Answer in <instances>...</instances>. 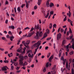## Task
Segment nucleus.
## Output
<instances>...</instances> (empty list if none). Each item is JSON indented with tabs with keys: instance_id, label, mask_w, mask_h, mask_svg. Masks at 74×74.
<instances>
[{
	"instance_id": "37",
	"label": "nucleus",
	"mask_w": 74,
	"mask_h": 74,
	"mask_svg": "<svg viewBox=\"0 0 74 74\" xmlns=\"http://www.w3.org/2000/svg\"><path fill=\"white\" fill-rule=\"evenodd\" d=\"M8 33L10 34V35H12V32L10 31L8 32Z\"/></svg>"
},
{
	"instance_id": "20",
	"label": "nucleus",
	"mask_w": 74,
	"mask_h": 74,
	"mask_svg": "<svg viewBox=\"0 0 74 74\" xmlns=\"http://www.w3.org/2000/svg\"><path fill=\"white\" fill-rule=\"evenodd\" d=\"M52 24L51 23L49 25V28L50 29H52Z\"/></svg>"
},
{
	"instance_id": "64",
	"label": "nucleus",
	"mask_w": 74,
	"mask_h": 74,
	"mask_svg": "<svg viewBox=\"0 0 74 74\" xmlns=\"http://www.w3.org/2000/svg\"><path fill=\"white\" fill-rule=\"evenodd\" d=\"M10 38L14 39V36H10Z\"/></svg>"
},
{
	"instance_id": "17",
	"label": "nucleus",
	"mask_w": 74,
	"mask_h": 74,
	"mask_svg": "<svg viewBox=\"0 0 74 74\" xmlns=\"http://www.w3.org/2000/svg\"><path fill=\"white\" fill-rule=\"evenodd\" d=\"M2 39L3 40H4V41H7V39H6V38L4 37H2Z\"/></svg>"
},
{
	"instance_id": "58",
	"label": "nucleus",
	"mask_w": 74,
	"mask_h": 74,
	"mask_svg": "<svg viewBox=\"0 0 74 74\" xmlns=\"http://www.w3.org/2000/svg\"><path fill=\"white\" fill-rule=\"evenodd\" d=\"M33 28L32 27V28L31 29V30H30V32H32L33 30Z\"/></svg>"
},
{
	"instance_id": "7",
	"label": "nucleus",
	"mask_w": 74,
	"mask_h": 74,
	"mask_svg": "<svg viewBox=\"0 0 74 74\" xmlns=\"http://www.w3.org/2000/svg\"><path fill=\"white\" fill-rule=\"evenodd\" d=\"M23 45L22 44H21L20 45V47L17 50V51L18 52H22V46Z\"/></svg>"
},
{
	"instance_id": "13",
	"label": "nucleus",
	"mask_w": 74,
	"mask_h": 74,
	"mask_svg": "<svg viewBox=\"0 0 74 74\" xmlns=\"http://www.w3.org/2000/svg\"><path fill=\"white\" fill-rule=\"evenodd\" d=\"M42 0H38V5H40L41 4Z\"/></svg>"
},
{
	"instance_id": "6",
	"label": "nucleus",
	"mask_w": 74,
	"mask_h": 74,
	"mask_svg": "<svg viewBox=\"0 0 74 74\" xmlns=\"http://www.w3.org/2000/svg\"><path fill=\"white\" fill-rule=\"evenodd\" d=\"M35 27L36 29H38V30L39 28V31H40V30H41V28H40V25L38 24L37 25H35Z\"/></svg>"
},
{
	"instance_id": "26",
	"label": "nucleus",
	"mask_w": 74,
	"mask_h": 74,
	"mask_svg": "<svg viewBox=\"0 0 74 74\" xmlns=\"http://www.w3.org/2000/svg\"><path fill=\"white\" fill-rule=\"evenodd\" d=\"M56 68V65H55L52 68V70H55V69Z\"/></svg>"
},
{
	"instance_id": "3",
	"label": "nucleus",
	"mask_w": 74,
	"mask_h": 74,
	"mask_svg": "<svg viewBox=\"0 0 74 74\" xmlns=\"http://www.w3.org/2000/svg\"><path fill=\"white\" fill-rule=\"evenodd\" d=\"M22 43L26 48H28V47H29V46L27 45H29V43H30V40H27L26 43L25 42V41H23Z\"/></svg>"
},
{
	"instance_id": "33",
	"label": "nucleus",
	"mask_w": 74,
	"mask_h": 74,
	"mask_svg": "<svg viewBox=\"0 0 74 74\" xmlns=\"http://www.w3.org/2000/svg\"><path fill=\"white\" fill-rule=\"evenodd\" d=\"M14 66H17V65H18V63H15V62H14Z\"/></svg>"
},
{
	"instance_id": "8",
	"label": "nucleus",
	"mask_w": 74,
	"mask_h": 74,
	"mask_svg": "<svg viewBox=\"0 0 74 74\" xmlns=\"http://www.w3.org/2000/svg\"><path fill=\"white\" fill-rule=\"evenodd\" d=\"M34 33V32L33 31L32 32L30 33L27 36V37H31V36H32L33 34Z\"/></svg>"
},
{
	"instance_id": "62",
	"label": "nucleus",
	"mask_w": 74,
	"mask_h": 74,
	"mask_svg": "<svg viewBox=\"0 0 74 74\" xmlns=\"http://www.w3.org/2000/svg\"><path fill=\"white\" fill-rule=\"evenodd\" d=\"M0 50H1V51H3L4 49H2L0 48Z\"/></svg>"
},
{
	"instance_id": "48",
	"label": "nucleus",
	"mask_w": 74,
	"mask_h": 74,
	"mask_svg": "<svg viewBox=\"0 0 74 74\" xmlns=\"http://www.w3.org/2000/svg\"><path fill=\"white\" fill-rule=\"evenodd\" d=\"M63 64H64V65H65V63H66V61H64H64H63Z\"/></svg>"
},
{
	"instance_id": "31",
	"label": "nucleus",
	"mask_w": 74,
	"mask_h": 74,
	"mask_svg": "<svg viewBox=\"0 0 74 74\" xmlns=\"http://www.w3.org/2000/svg\"><path fill=\"white\" fill-rule=\"evenodd\" d=\"M67 20V16H66L65 18L64 19V21H66Z\"/></svg>"
},
{
	"instance_id": "27",
	"label": "nucleus",
	"mask_w": 74,
	"mask_h": 74,
	"mask_svg": "<svg viewBox=\"0 0 74 74\" xmlns=\"http://www.w3.org/2000/svg\"><path fill=\"white\" fill-rule=\"evenodd\" d=\"M68 21L69 22H70V23H71V22H73V21H71L69 18H68Z\"/></svg>"
},
{
	"instance_id": "16",
	"label": "nucleus",
	"mask_w": 74,
	"mask_h": 74,
	"mask_svg": "<svg viewBox=\"0 0 74 74\" xmlns=\"http://www.w3.org/2000/svg\"><path fill=\"white\" fill-rule=\"evenodd\" d=\"M72 48L73 49H74V44H73L70 47V48Z\"/></svg>"
},
{
	"instance_id": "22",
	"label": "nucleus",
	"mask_w": 74,
	"mask_h": 74,
	"mask_svg": "<svg viewBox=\"0 0 74 74\" xmlns=\"http://www.w3.org/2000/svg\"><path fill=\"white\" fill-rule=\"evenodd\" d=\"M74 54V51H71V52L70 53V54L71 55H73Z\"/></svg>"
},
{
	"instance_id": "39",
	"label": "nucleus",
	"mask_w": 74,
	"mask_h": 74,
	"mask_svg": "<svg viewBox=\"0 0 74 74\" xmlns=\"http://www.w3.org/2000/svg\"><path fill=\"white\" fill-rule=\"evenodd\" d=\"M56 26H57L56 24H54L53 26V27L54 28H55V27H56Z\"/></svg>"
},
{
	"instance_id": "55",
	"label": "nucleus",
	"mask_w": 74,
	"mask_h": 74,
	"mask_svg": "<svg viewBox=\"0 0 74 74\" xmlns=\"http://www.w3.org/2000/svg\"><path fill=\"white\" fill-rule=\"evenodd\" d=\"M20 68V67H17L16 68V70H19V68Z\"/></svg>"
},
{
	"instance_id": "35",
	"label": "nucleus",
	"mask_w": 74,
	"mask_h": 74,
	"mask_svg": "<svg viewBox=\"0 0 74 74\" xmlns=\"http://www.w3.org/2000/svg\"><path fill=\"white\" fill-rule=\"evenodd\" d=\"M51 73L52 74H55V71H51Z\"/></svg>"
},
{
	"instance_id": "25",
	"label": "nucleus",
	"mask_w": 74,
	"mask_h": 74,
	"mask_svg": "<svg viewBox=\"0 0 74 74\" xmlns=\"http://www.w3.org/2000/svg\"><path fill=\"white\" fill-rule=\"evenodd\" d=\"M71 72L72 74H74V69L73 68H72L71 70Z\"/></svg>"
},
{
	"instance_id": "56",
	"label": "nucleus",
	"mask_w": 74,
	"mask_h": 74,
	"mask_svg": "<svg viewBox=\"0 0 74 74\" xmlns=\"http://www.w3.org/2000/svg\"><path fill=\"white\" fill-rule=\"evenodd\" d=\"M37 8V7L36 6H35L34 7V10H36Z\"/></svg>"
},
{
	"instance_id": "24",
	"label": "nucleus",
	"mask_w": 74,
	"mask_h": 74,
	"mask_svg": "<svg viewBox=\"0 0 74 74\" xmlns=\"http://www.w3.org/2000/svg\"><path fill=\"white\" fill-rule=\"evenodd\" d=\"M4 62L5 63H8L9 62H8V61L7 60H5L4 61Z\"/></svg>"
},
{
	"instance_id": "4",
	"label": "nucleus",
	"mask_w": 74,
	"mask_h": 74,
	"mask_svg": "<svg viewBox=\"0 0 74 74\" xmlns=\"http://www.w3.org/2000/svg\"><path fill=\"white\" fill-rule=\"evenodd\" d=\"M43 34V33H42V32H38L36 33V37L38 38V37H41V36H42Z\"/></svg>"
},
{
	"instance_id": "36",
	"label": "nucleus",
	"mask_w": 74,
	"mask_h": 74,
	"mask_svg": "<svg viewBox=\"0 0 74 74\" xmlns=\"http://www.w3.org/2000/svg\"><path fill=\"white\" fill-rule=\"evenodd\" d=\"M60 31L61 33H63V32H64V29H63L62 28H61V29Z\"/></svg>"
},
{
	"instance_id": "51",
	"label": "nucleus",
	"mask_w": 74,
	"mask_h": 74,
	"mask_svg": "<svg viewBox=\"0 0 74 74\" xmlns=\"http://www.w3.org/2000/svg\"><path fill=\"white\" fill-rule=\"evenodd\" d=\"M25 4H23L21 5V8H23V6H25Z\"/></svg>"
},
{
	"instance_id": "14",
	"label": "nucleus",
	"mask_w": 74,
	"mask_h": 74,
	"mask_svg": "<svg viewBox=\"0 0 74 74\" xmlns=\"http://www.w3.org/2000/svg\"><path fill=\"white\" fill-rule=\"evenodd\" d=\"M33 55H34V54H32L31 55V54L30 53H29L28 55V56L29 58H33Z\"/></svg>"
},
{
	"instance_id": "49",
	"label": "nucleus",
	"mask_w": 74,
	"mask_h": 74,
	"mask_svg": "<svg viewBox=\"0 0 74 74\" xmlns=\"http://www.w3.org/2000/svg\"><path fill=\"white\" fill-rule=\"evenodd\" d=\"M43 71L44 72H45V71H46V68L45 67L44 68Z\"/></svg>"
},
{
	"instance_id": "50",
	"label": "nucleus",
	"mask_w": 74,
	"mask_h": 74,
	"mask_svg": "<svg viewBox=\"0 0 74 74\" xmlns=\"http://www.w3.org/2000/svg\"><path fill=\"white\" fill-rule=\"evenodd\" d=\"M69 31H68L67 32V33H66L67 36H69Z\"/></svg>"
},
{
	"instance_id": "2",
	"label": "nucleus",
	"mask_w": 74,
	"mask_h": 74,
	"mask_svg": "<svg viewBox=\"0 0 74 74\" xmlns=\"http://www.w3.org/2000/svg\"><path fill=\"white\" fill-rule=\"evenodd\" d=\"M40 44H41V43L39 42V41H38L37 43L33 45V47H36V48H37L36 49H35V52H37V51L38 49L39 48V46H40Z\"/></svg>"
},
{
	"instance_id": "12",
	"label": "nucleus",
	"mask_w": 74,
	"mask_h": 74,
	"mask_svg": "<svg viewBox=\"0 0 74 74\" xmlns=\"http://www.w3.org/2000/svg\"><path fill=\"white\" fill-rule=\"evenodd\" d=\"M9 29H15V27L13 25L9 26Z\"/></svg>"
},
{
	"instance_id": "1",
	"label": "nucleus",
	"mask_w": 74,
	"mask_h": 74,
	"mask_svg": "<svg viewBox=\"0 0 74 74\" xmlns=\"http://www.w3.org/2000/svg\"><path fill=\"white\" fill-rule=\"evenodd\" d=\"M19 58H20L21 59L19 60V64L20 65H23V66H25V65L27 64V63L26 62H25V63L23 64V60L24 57L22 56H19Z\"/></svg>"
},
{
	"instance_id": "52",
	"label": "nucleus",
	"mask_w": 74,
	"mask_h": 74,
	"mask_svg": "<svg viewBox=\"0 0 74 74\" xmlns=\"http://www.w3.org/2000/svg\"><path fill=\"white\" fill-rule=\"evenodd\" d=\"M66 51H67V52H69V48H66Z\"/></svg>"
},
{
	"instance_id": "18",
	"label": "nucleus",
	"mask_w": 74,
	"mask_h": 74,
	"mask_svg": "<svg viewBox=\"0 0 74 74\" xmlns=\"http://www.w3.org/2000/svg\"><path fill=\"white\" fill-rule=\"evenodd\" d=\"M17 10L18 12H21V9L20 8V7H18L17 8Z\"/></svg>"
},
{
	"instance_id": "61",
	"label": "nucleus",
	"mask_w": 74,
	"mask_h": 74,
	"mask_svg": "<svg viewBox=\"0 0 74 74\" xmlns=\"http://www.w3.org/2000/svg\"><path fill=\"white\" fill-rule=\"evenodd\" d=\"M25 51H23V52L22 53V54H25Z\"/></svg>"
},
{
	"instance_id": "40",
	"label": "nucleus",
	"mask_w": 74,
	"mask_h": 74,
	"mask_svg": "<svg viewBox=\"0 0 74 74\" xmlns=\"http://www.w3.org/2000/svg\"><path fill=\"white\" fill-rule=\"evenodd\" d=\"M66 43V42L65 41V40H64L63 41V42H62V44L63 45L64 44Z\"/></svg>"
},
{
	"instance_id": "54",
	"label": "nucleus",
	"mask_w": 74,
	"mask_h": 74,
	"mask_svg": "<svg viewBox=\"0 0 74 74\" xmlns=\"http://www.w3.org/2000/svg\"><path fill=\"white\" fill-rule=\"evenodd\" d=\"M60 27H59L58 28V33H59V32H60Z\"/></svg>"
},
{
	"instance_id": "38",
	"label": "nucleus",
	"mask_w": 74,
	"mask_h": 74,
	"mask_svg": "<svg viewBox=\"0 0 74 74\" xmlns=\"http://www.w3.org/2000/svg\"><path fill=\"white\" fill-rule=\"evenodd\" d=\"M48 66H49V64H48V62L46 64V67H48Z\"/></svg>"
},
{
	"instance_id": "15",
	"label": "nucleus",
	"mask_w": 74,
	"mask_h": 74,
	"mask_svg": "<svg viewBox=\"0 0 74 74\" xmlns=\"http://www.w3.org/2000/svg\"><path fill=\"white\" fill-rule=\"evenodd\" d=\"M62 50H60L59 51V57H60L61 56V55H62Z\"/></svg>"
},
{
	"instance_id": "57",
	"label": "nucleus",
	"mask_w": 74,
	"mask_h": 74,
	"mask_svg": "<svg viewBox=\"0 0 74 74\" xmlns=\"http://www.w3.org/2000/svg\"><path fill=\"white\" fill-rule=\"evenodd\" d=\"M21 69H23V70H25V69H26V68L25 67V66H23V67Z\"/></svg>"
},
{
	"instance_id": "46",
	"label": "nucleus",
	"mask_w": 74,
	"mask_h": 74,
	"mask_svg": "<svg viewBox=\"0 0 74 74\" xmlns=\"http://www.w3.org/2000/svg\"><path fill=\"white\" fill-rule=\"evenodd\" d=\"M14 10L15 11V12H16V8H14Z\"/></svg>"
},
{
	"instance_id": "42",
	"label": "nucleus",
	"mask_w": 74,
	"mask_h": 74,
	"mask_svg": "<svg viewBox=\"0 0 74 74\" xmlns=\"http://www.w3.org/2000/svg\"><path fill=\"white\" fill-rule=\"evenodd\" d=\"M8 3H8V1H7V0H6L5 1V4H8Z\"/></svg>"
},
{
	"instance_id": "29",
	"label": "nucleus",
	"mask_w": 74,
	"mask_h": 74,
	"mask_svg": "<svg viewBox=\"0 0 74 74\" xmlns=\"http://www.w3.org/2000/svg\"><path fill=\"white\" fill-rule=\"evenodd\" d=\"M26 7L27 8H28V7H29V3H26Z\"/></svg>"
},
{
	"instance_id": "41",
	"label": "nucleus",
	"mask_w": 74,
	"mask_h": 74,
	"mask_svg": "<svg viewBox=\"0 0 74 74\" xmlns=\"http://www.w3.org/2000/svg\"><path fill=\"white\" fill-rule=\"evenodd\" d=\"M53 12H54L53 11H51L50 12V15H51H51H53Z\"/></svg>"
},
{
	"instance_id": "59",
	"label": "nucleus",
	"mask_w": 74,
	"mask_h": 74,
	"mask_svg": "<svg viewBox=\"0 0 74 74\" xmlns=\"http://www.w3.org/2000/svg\"><path fill=\"white\" fill-rule=\"evenodd\" d=\"M27 58H28V57L27 56H26L24 57V58L25 59H27Z\"/></svg>"
},
{
	"instance_id": "30",
	"label": "nucleus",
	"mask_w": 74,
	"mask_h": 74,
	"mask_svg": "<svg viewBox=\"0 0 74 74\" xmlns=\"http://www.w3.org/2000/svg\"><path fill=\"white\" fill-rule=\"evenodd\" d=\"M47 36V34L45 35H44L43 37L42 38V40L43 38H45Z\"/></svg>"
},
{
	"instance_id": "43",
	"label": "nucleus",
	"mask_w": 74,
	"mask_h": 74,
	"mask_svg": "<svg viewBox=\"0 0 74 74\" xmlns=\"http://www.w3.org/2000/svg\"><path fill=\"white\" fill-rule=\"evenodd\" d=\"M69 32H70V33H72V31L71 30V28H69Z\"/></svg>"
},
{
	"instance_id": "34",
	"label": "nucleus",
	"mask_w": 74,
	"mask_h": 74,
	"mask_svg": "<svg viewBox=\"0 0 74 74\" xmlns=\"http://www.w3.org/2000/svg\"><path fill=\"white\" fill-rule=\"evenodd\" d=\"M51 55V53H49L47 55V58H49V56H50V55Z\"/></svg>"
},
{
	"instance_id": "53",
	"label": "nucleus",
	"mask_w": 74,
	"mask_h": 74,
	"mask_svg": "<svg viewBox=\"0 0 74 74\" xmlns=\"http://www.w3.org/2000/svg\"><path fill=\"white\" fill-rule=\"evenodd\" d=\"M29 52H30V53H32V51H31L30 50H28L27 52V53H29Z\"/></svg>"
},
{
	"instance_id": "47",
	"label": "nucleus",
	"mask_w": 74,
	"mask_h": 74,
	"mask_svg": "<svg viewBox=\"0 0 74 74\" xmlns=\"http://www.w3.org/2000/svg\"><path fill=\"white\" fill-rule=\"evenodd\" d=\"M25 30H27V29H30V28L28 27H27L24 29Z\"/></svg>"
},
{
	"instance_id": "44",
	"label": "nucleus",
	"mask_w": 74,
	"mask_h": 74,
	"mask_svg": "<svg viewBox=\"0 0 74 74\" xmlns=\"http://www.w3.org/2000/svg\"><path fill=\"white\" fill-rule=\"evenodd\" d=\"M52 38L51 37H50V38H48L47 39V41H48L49 40H50V39H51Z\"/></svg>"
},
{
	"instance_id": "10",
	"label": "nucleus",
	"mask_w": 74,
	"mask_h": 74,
	"mask_svg": "<svg viewBox=\"0 0 74 74\" xmlns=\"http://www.w3.org/2000/svg\"><path fill=\"white\" fill-rule=\"evenodd\" d=\"M53 56L52 55V56H51L49 59V62H51V61H52V60L53 59Z\"/></svg>"
},
{
	"instance_id": "23",
	"label": "nucleus",
	"mask_w": 74,
	"mask_h": 74,
	"mask_svg": "<svg viewBox=\"0 0 74 74\" xmlns=\"http://www.w3.org/2000/svg\"><path fill=\"white\" fill-rule=\"evenodd\" d=\"M67 27L65 28V29L64 32V34H66V32H67Z\"/></svg>"
},
{
	"instance_id": "60",
	"label": "nucleus",
	"mask_w": 74,
	"mask_h": 74,
	"mask_svg": "<svg viewBox=\"0 0 74 74\" xmlns=\"http://www.w3.org/2000/svg\"><path fill=\"white\" fill-rule=\"evenodd\" d=\"M39 22L40 24H41V20L39 19Z\"/></svg>"
},
{
	"instance_id": "32",
	"label": "nucleus",
	"mask_w": 74,
	"mask_h": 74,
	"mask_svg": "<svg viewBox=\"0 0 74 74\" xmlns=\"http://www.w3.org/2000/svg\"><path fill=\"white\" fill-rule=\"evenodd\" d=\"M49 13H47V15H46V16H45L46 18H48V16H49Z\"/></svg>"
},
{
	"instance_id": "45",
	"label": "nucleus",
	"mask_w": 74,
	"mask_h": 74,
	"mask_svg": "<svg viewBox=\"0 0 74 74\" xmlns=\"http://www.w3.org/2000/svg\"><path fill=\"white\" fill-rule=\"evenodd\" d=\"M73 35H72L71 36H70V39L71 40L73 38Z\"/></svg>"
},
{
	"instance_id": "11",
	"label": "nucleus",
	"mask_w": 74,
	"mask_h": 74,
	"mask_svg": "<svg viewBox=\"0 0 74 74\" xmlns=\"http://www.w3.org/2000/svg\"><path fill=\"white\" fill-rule=\"evenodd\" d=\"M53 6L54 7V4H53V3L51 2L50 3V5H49V7L50 8L52 7Z\"/></svg>"
},
{
	"instance_id": "19",
	"label": "nucleus",
	"mask_w": 74,
	"mask_h": 74,
	"mask_svg": "<svg viewBox=\"0 0 74 74\" xmlns=\"http://www.w3.org/2000/svg\"><path fill=\"white\" fill-rule=\"evenodd\" d=\"M68 62H66V68L67 69H68Z\"/></svg>"
},
{
	"instance_id": "9",
	"label": "nucleus",
	"mask_w": 74,
	"mask_h": 74,
	"mask_svg": "<svg viewBox=\"0 0 74 74\" xmlns=\"http://www.w3.org/2000/svg\"><path fill=\"white\" fill-rule=\"evenodd\" d=\"M7 66H5L4 67H3L2 68V70L3 71H7V68H8Z\"/></svg>"
},
{
	"instance_id": "5",
	"label": "nucleus",
	"mask_w": 74,
	"mask_h": 74,
	"mask_svg": "<svg viewBox=\"0 0 74 74\" xmlns=\"http://www.w3.org/2000/svg\"><path fill=\"white\" fill-rule=\"evenodd\" d=\"M61 36H62V34L60 33H59V34H58L57 36V40L59 41V39L61 38Z\"/></svg>"
},
{
	"instance_id": "21",
	"label": "nucleus",
	"mask_w": 74,
	"mask_h": 74,
	"mask_svg": "<svg viewBox=\"0 0 74 74\" xmlns=\"http://www.w3.org/2000/svg\"><path fill=\"white\" fill-rule=\"evenodd\" d=\"M46 5H49V0H48L46 3Z\"/></svg>"
},
{
	"instance_id": "63",
	"label": "nucleus",
	"mask_w": 74,
	"mask_h": 74,
	"mask_svg": "<svg viewBox=\"0 0 74 74\" xmlns=\"http://www.w3.org/2000/svg\"><path fill=\"white\" fill-rule=\"evenodd\" d=\"M55 29H54V27H53V31H52L53 33V32H55Z\"/></svg>"
},
{
	"instance_id": "28",
	"label": "nucleus",
	"mask_w": 74,
	"mask_h": 74,
	"mask_svg": "<svg viewBox=\"0 0 74 74\" xmlns=\"http://www.w3.org/2000/svg\"><path fill=\"white\" fill-rule=\"evenodd\" d=\"M61 60H62V61H64V57L63 56L61 57Z\"/></svg>"
}]
</instances>
